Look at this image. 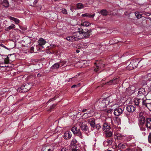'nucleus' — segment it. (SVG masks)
Returning a JSON list of instances; mask_svg holds the SVG:
<instances>
[{"label":"nucleus","mask_w":151,"mask_h":151,"mask_svg":"<svg viewBox=\"0 0 151 151\" xmlns=\"http://www.w3.org/2000/svg\"><path fill=\"white\" fill-rule=\"evenodd\" d=\"M84 45L85 47H86V48L87 47H88V45L86 43H85L84 44Z\"/></svg>","instance_id":"obj_60"},{"label":"nucleus","mask_w":151,"mask_h":151,"mask_svg":"<svg viewBox=\"0 0 151 151\" xmlns=\"http://www.w3.org/2000/svg\"><path fill=\"white\" fill-rule=\"evenodd\" d=\"M60 0H54L55 1H60Z\"/></svg>","instance_id":"obj_64"},{"label":"nucleus","mask_w":151,"mask_h":151,"mask_svg":"<svg viewBox=\"0 0 151 151\" xmlns=\"http://www.w3.org/2000/svg\"><path fill=\"white\" fill-rule=\"evenodd\" d=\"M25 89L27 90V91H28L30 89V87H29V84L28 83L24 84Z\"/></svg>","instance_id":"obj_38"},{"label":"nucleus","mask_w":151,"mask_h":151,"mask_svg":"<svg viewBox=\"0 0 151 151\" xmlns=\"http://www.w3.org/2000/svg\"><path fill=\"white\" fill-rule=\"evenodd\" d=\"M87 109H83L82 110V112H85L87 111Z\"/></svg>","instance_id":"obj_58"},{"label":"nucleus","mask_w":151,"mask_h":151,"mask_svg":"<svg viewBox=\"0 0 151 151\" xmlns=\"http://www.w3.org/2000/svg\"><path fill=\"white\" fill-rule=\"evenodd\" d=\"M73 147H72L69 149V150L71 151H82L81 150L76 149L75 148H73Z\"/></svg>","instance_id":"obj_44"},{"label":"nucleus","mask_w":151,"mask_h":151,"mask_svg":"<svg viewBox=\"0 0 151 151\" xmlns=\"http://www.w3.org/2000/svg\"><path fill=\"white\" fill-rule=\"evenodd\" d=\"M118 148L121 150H123L127 147V145L124 143H120L118 146Z\"/></svg>","instance_id":"obj_19"},{"label":"nucleus","mask_w":151,"mask_h":151,"mask_svg":"<svg viewBox=\"0 0 151 151\" xmlns=\"http://www.w3.org/2000/svg\"><path fill=\"white\" fill-rule=\"evenodd\" d=\"M142 104L143 107H146L150 111H151V102H147V100H142Z\"/></svg>","instance_id":"obj_6"},{"label":"nucleus","mask_w":151,"mask_h":151,"mask_svg":"<svg viewBox=\"0 0 151 151\" xmlns=\"http://www.w3.org/2000/svg\"><path fill=\"white\" fill-rule=\"evenodd\" d=\"M9 18L10 19L14 21L15 22V23L16 24H18L19 22V20L17 18H15L12 17H9Z\"/></svg>","instance_id":"obj_29"},{"label":"nucleus","mask_w":151,"mask_h":151,"mask_svg":"<svg viewBox=\"0 0 151 151\" xmlns=\"http://www.w3.org/2000/svg\"><path fill=\"white\" fill-rule=\"evenodd\" d=\"M4 48L8 50V49L3 44L0 45V52H2L4 51Z\"/></svg>","instance_id":"obj_33"},{"label":"nucleus","mask_w":151,"mask_h":151,"mask_svg":"<svg viewBox=\"0 0 151 151\" xmlns=\"http://www.w3.org/2000/svg\"><path fill=\"white\" fill-rule=\"evenodd\" d=\"M105 111L109 114H111L112 113L113 111L111 109H106L105 110Z\"/></svg>","instance_id":"obj_45"},{"label":"nucleus","mask_w":151,"mask_h":151,"mask_svg":"<svg viewBox=\"0 0 151 151\" xmlns=\"http://www.w3.org/2000/svg\"><path fill=\"white\" fill-rule=\"evenodd\" d=\"M75 39L74 36H68L66 38V39L67 40L70 42H73L76 41V40Z\"/></svg>","instance_id":"obj_27"},{"label":"nucleus","mask_w":151,"mask_h":151,"mask_svg":"<svg viewBox=\"0 0 151 151\" xmlns=\"http://www.w3.org/2000/svg\"><path fill=\"white\" fill-rule=\"evenodd\" d=\"M2 4L3 6L5 7H8L9 4L7 0H3V1H1L0 0V5Z\"/></svg>","instance_id":"obj_15"},{"label":"nucleus","mask_w":151,"mask_h":151,"mask_svg":"<svg viewBox=\"0 0 151 151\" xmlns=\"http://www.w3.org/2000/svg\"><path fill=\"white\" fill-rule=\"evenodd\" d=\"M18 91L21 92H24L27 91V90L25 89L24 84L20 88H18Z\"/></svg>","instance_id":"obj_28"},{"label":"nucleus","mask_w":151,"mask_h":151,"mask_svg":"<svg viewBox=\"0 0 151 151\" xmlns=\"http://www.w3.org/2000/svg\"><path fill=\"white\" fill-rule=\"evenodd\" d=\"M119 80V79L118 78H115L113 80H111L109 82H107L106 83V84L107 85H110L116 84L118 82Z\"/></svg>","instance_id":"obj_14"},{"label":"nucleus","mask_w":151,"mask_h":151,"mask_svg":"<svg viewBox=\"0 0 151 151\" xmlns=\"http://www.w3.org/2000/svg\"><path fill=\"white\" fill-rule=\"evenodd\" d=\"M39 45L40 46H42L46 43L45 41L42 38H40L38 41Z\"/></svg>","instance_id":"obj_24"},{"label":"nucleus","mask_w":151,"mask_h":151,"mask_svg":"<svg viewBox=\"0 0 151 151\" xmlns=\"http://www.w3.org/2000/svg\"><path fill=\"white\" fill-rule=\"evenodd\" d=\"M77 7L78 9H80L83 8L84 6L82 3H79L77 4Z\"/></svg>","instance_id":"obj_36"},{"label":"nucleus","mask_w":151,"mask_h":151,"mask_svg":"<svg viewBox=\"0 0 151 151\" xmlns=\"http://www.w3.org/2000/svg\"><path fill=\"white\" fill-rule=\"evenodd\" d=\"M47 151H52V150H51L50 149H49Z\"/></svg>","instance_id":"obj_63"},{"label":"nucleus","mask_w":151,"mask_h":151,"mask_svg":"<svg viewBox=\"0 0 151 151\" xmlns=\"http://www.w3.org/2000/svg\"><path fill=\"white\" fill-rule=\"evenodd\" d=\"M106 98L108 101L109 104L114 102V104H115L116 103L115 102L117 101L118 99L116 95L115 94L112 95Z\"/></svg>","instance_id":"obj_3"},{"label":"nucleus","mask_w":151,"mask_h":151,"mask_svg":"<svg viewBox=\"0 0 151 151\" xmlns=\"http://www.w3.org/2000/svg\"><path fill=\"white\" fill-rule=\"evenodd\" d=\"M56 105L55 104H53L52 106L50 107V109H48L47 110V111H49V112H50L51 111V109H52L54 107H55V106Z\"/></svg>","instance_id":"obj_46"},{"label":"nucleus","mask_w":151,"mask_h":151,"mask_svg":"<svg viewBox=\"0 0 151 151\" xmlns=\"http://www.w3.org/2000/svg\"><path fill=\"white\" fill-rule=\"evenodd\" d=\"M34 48L33 47H32L30 48V51H31V53H32L34 52H35V51L34 50Z\"/></svg>","instance_id":"obj_51"},{"label":"nucleus","mask_w":151,"mask_h":151,"mask_svg":"<svg viewBox=\"0 0 151 151\" xmlns=\"http://www.w3.org/2000/svg\"><path fill=\"white\" fill-rule=\"evenodd\" d=\"M83 116L86 118H87L91 116V114L89 113H84L83 114Z\"/></svg>","instance_id":"obj_43"},{"label":"nucleus","mask_w":151,"mask_h":151,"mask_svg":"<svg viewBox=\"0 0 151 151\" xmlns=\"http://www.w3.org/2000/svg\"><path fill=\"white\" fill-rule=\"evenodd\" d=\"M139 121L140 124H143L145 122V118H139Z\"/></svg>","instance_id":"obj_31"},{"label":"nucleus","mask_w":151,"mask_h":151,"mask_svg":"<svg viewBox=\"0 0 151 151\" xmlns=\"http://www.w3.org/2000/svg\"><path fill=\"white\" fill-rule=\"evenodd\" d=\"M100 13L103 16H106L108 12L106 10L104 9L101 11Z\"/></svg>","instance_id":"obj_32"},{"label":"nucleus","mask_w":151,"mask_h":151,"mask_svg":"<svg viewBox=\"0 0 151 151\" xmlns=\"http://www.w3.org/2000/svg\"><path fill=\"white\" fill-rule=\"evenodd\" d=\"M143 135L144 136H145V134H146V133L145 132H143Z\"/></svg>","instance_id":"obj_62"},{"label":"nucleus","mask_w":151,"mask_h":151,"mask_svg":"<svg viewBox=\"0 0 151 151\" xmlns=\"http://www.w3.org/2000/svg\"><path fill=\"white\" fill-rule=\"evenodd\" d=\"M145 126L147 129H151V118H147L145 122Z\"/></svg>","instance_id":"obj_10"},{"label":"nucleus","mask_w":151,"mask_h":151,"mask_svg":"<svg viewBox=\"0 0 151 151\" xmlns=\"http://www.w3.org/2000/svg\"><path fill=\"white\" fill-rule=\"evenodd\" d=\"M144 100L143 99H135L134 101V102L135 105L137 106H138L141 101H142V100Z\"/></svg>","instance_id":"obj_30"},{"label":"nucleus","mask_w":151,"mask_h":151,"mask_svg":"<svg viewBox=\"0 0 151 151\" xmlns=\"http://www.w3.org/2000/svg\"><path fill=\"white\" fill-rule=\"evenodd\" d=\"M143 113L141 112L139 114V118H145L143 116Z\"/></svg>","instance_id":"obj_47"},{"label":"nucleus","mask_w":151,"mask_h":151,"mask_svg":"<svg viewBox=\"0 0 151 151\" xmlns=\"http://www.w3.org/2000/svg\"><path fill=\"white\" fill-rule=\"evenodd\" d=\"M61 12L64 14H68L67 10L65 8H62L61 9Z\"/></svg>","instance_id":"obj_39"},{"label":"nucleus","mask_w":151,"mask_h":151,"mask_svg":"<svg viewBox=\"0 0 151 151\" xmlns=\"http://www.w3.org/2000/svg\"><path fill=\"white\" fill-rule=\"evenodd\" d=\"M81 28L83 29V30L82 31V34H83V37H88L90 35V32L87 29H84L82 27H81Z\"/></svg>","instance_id":"obj_7"},{"label":"nucleus","mask_w":151,"mask_h":151,"mask_svg":"<svg viewBox=\"0 0 151 151\" xmlns=\"http://www.w3.org/2000/svg\"><path fill=\"white\" fill-rule=\"evenodd\" d=\"M113 143V141L111 139H108L104 142V144L105 146H109L111 145Z\"/></svg>","instance_id":"obj_23"},{"label":"nucleus","mask_w":151,"mask_h":151,"mask_svg":"<svg viewBox=\"0 0 151 151\" xmlns=\"http://www.w3.org/2000/svg\"><path fill=\"white\" fill-rule=\"evenodd\" d=\"M135 87L133 86H130L127 88V90L131 93H134L135 91Z\"/></svg>","instance_id":"obj_21"},{"label":"nucleus","mask_w":151,"mask_h":151,"mask_svg":"<svg viewBox=\"0 0 151 151\" xmlns=\"http://www.w3.org/2000/svg\"><path fill=\"white\" fill-rule=\"evenodd\" d=\"M146 94V93L144 88H141L139 89L138 93V96H145Z\"/></svg>","instance_id":"obj_13"},{"label":"nucleus","mask_w":151,"mask_h":151,"mask_svg":"<svg viewBox=\"0 0 151 151\" xmlns=\"http://www.w3.org/2000/svg\"><path fill=\"white\" fill-rule=\"evenodd\" d=\"M66 62L65 61H61L59 63L60 67L64 66L66 65Z\"/></svg>","instance_id":"obj_35"},{"label":"nucleus","mask_w":151,"mask_h":151,"mask_svg":"<svg viewBox=\"0 0 151 151\" xmlns=\"http://www.w3.org/2000/svg\"><path fill=\"white\" fill-rule=\"evenodd\" d=\"M148 141L149 143H151V132L149 133L148 136Z\"/></svg>","instance_id":"obj_48"},{"label":"nucleus","mask_w":151,"mask_h":151,"mask_svg":"<svg viewBox=\"0 0 151 151\" xmlns=\"http://www.w3.org/2000/svg\"><path fill=\"white\" fill-rule=\"evenodd\" d=\"M4 63H5L6 65L9 63V57L7 56L5 58L4 60Z\"/></svg>","instance_id":"obj_41"},{"label":"nucleus","mask_w":151,"mask_h":151,"mask_svg":"<svg viewBox=\"0 0 151 151\" xmlns=\"http://www.w3.org/2000/svg\"><path fill=\"white\" fill-rule=\"evenodd\" d=\"M91 24L89 22L85 21L81 23V27H82L84 28V27H88Z\"/></svg>","instance_id":"obj_25"},{"label":"nucleus","mask_w":151,"mask_h":151,"mask_svg":"<svg viewBox=\"0 0 151 151\" xmlns=\"http://www.w3.org/2000/svg\"><path fill=\"white\" fill-rule=\"evenodd\" d=\"M125 151H133L132 149L130 148H127Z\"/></svg>","instance_id":"obj_56"},{"label":"nucleus","mask_w":151,"mask_h":151,"mask_svg":"<svg viewBox=\"0 0 151 151\" xmlns=\"http://www.w3.org/2000/svg\"><path fill=\"white\" fill-rule=\"evenodd\" d=\"M95 14H91L89 13H86L84 14H83L82 16L83 17H87L89 18H93L95 16Z\"/></svg>","instance_id":"obj_26"},{"label":"nucleus","mask_w":151,"mask_h":151,"mask_svg":"<svg viewBox=\"0 0 151 151\" xmlns=\"http://www.w3.org/2000/svg\"><path fill=\"white\" fill-rule=\"evenodd\" d=\"M142 149L139 148V147H137L136 149V151H142Z\"/></svg>","instance_id":"obj_55"},{"label":"nucleus","mask_w":151,"mask_h":151,"mask_svg":"<svg viewBox=\"0 0 151 151\" xmlns=\"http://www.w3.org/2000/svg\"><path fill=\"white\" fill-rule=\"evenodd\" d=\"M114 138L115 139L117 140L122 139L123 136L122 134L117 133L116 132H115L114 133Z\"/></svg>","instance_id":"obj_17"},{"label":"nucleus","mask_w":151,"mask_h":151,"mask_svg":"<svg viewBox=\"0 0 151 151\" xmlns=\"http://www.w3.org/2000/svg\"><path fill=\"white\" fill-rule=\"evenodd\" d=\"M135 15L136 17L138 19H139L141 17L142 15L141 14H139L138 12H136L135 13Z\"/></svg>","instance_id":"obj_42"},{"label":"nucleus","mask_w":151,"mask_h":151,"mask_svg":"<svg viewBox=\"0 0 151 151\" xmlns=\"http://www.w3.org/2000/svg\"><path fill=\"white\" fill-rule=\"evenodd\" d=\"M123 110L120 108H117L114 109V114L116 116H119L122 114Z\"/></svg>","instance_id":"obj_8"},{"label":"nucleus","mask_w":151,"mask_h":151,"mask_svg":"<svg viewBox=\"0 0 151 151\" xmlns=\"http://www.w3.org/2000/svg\"><path fill=\"white\" fill-rule=\"evenodd\" d=\"M88 121L89 124H90L91 127L93 129H94L95 124V119L93 118H91L88 119Z\"/></svg>","instance_id":"obj_9"},{"label":"nucleus","mask_w":151,"mask_h":151,"mask_svg":"<svg viewBox=\"0 0 151 151\" xmlns=\"http://www.w3.org/2000/svg\"><path fill=\"white\" fill-rule=\"evenodd\" d=\"M142 62L141 60L138 62V60L136 59L132 60L131 61L129 60L126 63L127 69L129 70H132L137 67L139 63Z\"/></svg>","instance_id":"obj_1"},{"label":"nucleus","mask_w":151,"mask_h":151,"mask_svg":"<svg viewBox=\"0 0 151 151\" xmlns=\"http://www.w3.org/2000/svg\"><path fill=\"white\" fill-rule=\"evenodd\" d=\"M72 136V134L70 132H65L63 135V138L65 139H69Z\"/></svg>","instance_id":"obj_11"},{"label":"nucleus","mask_w":151,"mask_h":151,"mask_svg":"<svg viewBox=\"0 0 151 151\" xmlns=\"http://www.w3.org/2000/svg\"><path fill=\"white\" fill-rule=\"evenodd\" d=\"M100 68L99 67V66H96V68L94 69V71L96 72L98 71L99 70Z\"/></svg>","instance_id":"obj_50"},{"label":"nucleus","mask_w":151,"mask_h":151,"mask_svg":"<svg viewBox=\"0 0 151 151\" xmlns=\"http://www.w3.org/2000/svg\"><path fill=\"white\" fill-rule=\"evenodd\" d=\"M126 109L128 112H133L135 111V108L132 105H128L127 106Z\"/></svg>","instance_id":"obj_12"},{"label":"nucleus","mask_w":151,"mask_h":151,"mask_svg":"<svg viewBox=\"0 0 151 151\" xmlns=\"http://www.w3.org/2000/svg\"><path fill=\"white\" fill-rule=\"evenodd\" d=\"M82 30H83V29L80 27H78V31L73 33V36L75 38H76V41L83 38V34L82 32Z\"/></svg>","instance_id":"obj_2"},{"label":"nucleus","mask_w":151,"mask_h":151,"mask_svg":"<svg viewBox=\"0 0 151 151\" xmlns=\"http://www.w3.org/2000/svg\"><path fill=\"white\" fill-rule=\"evenodd\" d=\"M77 141L75 139H72L70 143V146L69 149H70L71 147H73V148H76V143H77Z\"/></svg>","instance_id":"obj_22"},{"label":"nucleus","mask_w":151,"mask_h":151,"mask_svg":"<svg viewBox=\"0 0 151 151\" xmlns=\"http://www.w3.org/2000/svg\"><path fill=\"white\" fill-rule=\"evenodd\" d=\"M108 101L106 98L103 99L99 103V106L101 108H104L106 107L108 104Z\"/></svg>","instance_id":"obj_5"},{"label":"nucleus","mask_w":151,"mask_h":151,"mask_svg":"<svg viewBox=\"0 0 151 151\" xmlns=\"http://www.w3.org/2000/svg\"><path fill=\"white\" fill-rule=\"evenodd\" d=\"M79 125L80 128L84 132H86L88 131V128L86 124V122H80L79 123Z\"/></svg>","instance_id":"obj_4"},{"label":"nucleus","mask_w":151,"mask_h":151,"mask_svg":"<svg viewBox=\"0 0 151 151\" xmlns=\"http://www.w3.org/2000/svg\"><path fill=\"white\" fill-rule=\"evenodd\" d=\"M5 27V30L6 31H8L14 28L15 27V26L14 24H12L10 26L8 27L6 25Z\"/></svg>","instance_id":"obj_20"},{"label":"nucleus","mask_w":151,"mask_h":151,"mask_svg":"<svg viewBox=\"0 0 151 151\" xmlns=\"http://www.w3.org/2000/svg\"><path fill=\"white\" fill-rule=\"evenodd\" d=\"M74 79V81H76V80H75L76 78H75H75H70V79H69V81H68L69 82V81H71L72 80V79Z\"/></svg>","instance_id":"obj_57"},{"label":"nucleus","mask_w":151,"mask_h":151,"mask_svg":"<svg viewBox=\"0 0 151 151\" xmlns=\"http://www.w3.org/2000/svg\"><path fill=\"white\" fill-rule=\"evenodd\" d=\"M146 130V129L144 127H141V130L142 131H145Z\"/></svg>","instance_id":"obj_54"},{"label":"nucleus","mask_w":151,"mask_h":151,"mask_svg":"<svg viewBox=\"0 0 151 151\" xmlns=\"http://www.w3.org/2000/svg\"><path fill=\"white\" fill-rule=\"evenodd\" d=\"M60 66L59 63H56L52 65V68L53 69H55L58 68Z\"/></svg>","instance_id":"obj_37"},{"label":"nucleus","mask_w":151,"mask_h":151,"mask_svg":"<svg viewBox=\"0 0 151 151\" xmlns=\"http://www.w3.org/2000/svg\"><path fill=\"white\" fill-rule=\"evenodd\" d=\"M103 130L105 132H107L110 129V126L107 123H104L103 125Z\"/></svg>","instance_id":"obj_18"},{"label":"nucleus","mask_w":151,"mask_h":151,"mask_svg":"<svg viewBox=\"0 0 151 151\" xmlns=\"http://www.w3.org/2000/svg\"><path fill=\"white\" fill-rule=\"evenodd\" d=\"M67 150L68 149L66 148L63 147L61 149L60 151H67Z\"/></svg>","instance_id":"obj_53"},{"label":"nucleus","mask_w":151,"mask_h":151,"mask_svg":"<svg viewBox=\"0 0 151 151\" xmlns=\"http://www.w3.org/2000/svg\"><path fill=\"white\" fill-rule=\"evenodd\" d=\"M101 127V126L99 124H97L95 125V128L97 129H99Z\"/></svg>","instance_id":"obj_49"},{"label":"nucleus","mask_w":151,"mask_h":151,"mask_svg":"<svg viewBox=\"0 0 151 151\" xmlns=\"http://www.w3.org/2000/svg\"><path fill=\"white\" fill-rule=\"evenodd\" d=\"M37 3V1H35L33 2V4L34 5H35Z\"/></svg>","instance_id":"obj_59"},{"label":"nucleus","mask_w":151,"mask_h":151,"mask_svg":"<svg viewBox=\"0 0 151 151\" xmlns=\"http://www.w3.org/2000/svg\"><path fill=\"white\" fill-rule=\"evenodd\" d=\"M80 84L78 85H74L71 86L72 88H74L75 87H77L79 86Z\"/></svg>","instance_id":"obj_52"},{"label":"nucleus","mask_w":151,"mask_h":151,"mask_svg":"<svg viewBox=\"0 0 151 151\" xmlns=\"http://www.w3.org/2000/svg\"><path fill=\"white\" fill-rule=\"evenodd\" d=\"M106 136L107 137H111L112 135V133L111 131H107L105 133Z\"/></svg>","instance_id":"obj_34"},{"label":"nucleus","mask_w":151,"mask_h":151,"mask_svg":"<svg viewBox=\"0 0 151 151\" xmlns=\"http://www.w3.org/2000/svg\"><path fill=\"white\" fill-rule=\"evenodd\" d=\"M8 67V65H6L4 62L0 63V67Z\"/></svg>","instance_id":"obj_40"},{"label":"nucleus","mask_w":151,"mask_h":151,"mask_svg":"<svg viewBox=\"0 0 151 151\" xmlns=\"http://www.w3.org/2000/svg\"><path fill=\"white\" fill-rule=\"evenodd\" d=\"M71 130L73 133L75 134H78L80 136H81V133L79 132V130L76 127H74L71 129Z\"/></svg>","instance_id":"obj_16"},{"label":"nucleus","mask_w":151,"mask_h":151,"mask_svg":"<svg viewBox=\"0 0 151 151\" xmlns=\"http://www.w3.org/2000/svg\"><path fill=\"white\" fill-rule=\"evenodd\" d=\"M76 52L77 53H78L80 51L79 50L77 49L76 50Z\"/></svg>","instance_id":"obj_61"}]
</instances>
